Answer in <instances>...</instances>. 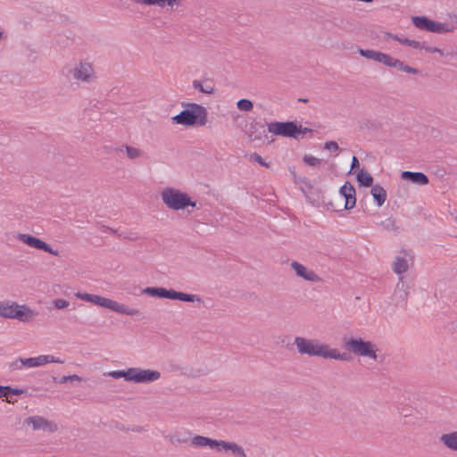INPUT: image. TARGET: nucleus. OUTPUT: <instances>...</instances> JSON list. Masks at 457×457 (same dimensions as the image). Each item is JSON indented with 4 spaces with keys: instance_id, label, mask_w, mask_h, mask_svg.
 <instances>
[{
    "instance_id": "nucleus-37",
    "label": "nucleus",
    "mask_w": 457,
    "mask_h": 457,
    "mask_svg": "<svg viewBox=\"0 0 457 457\" xmlns=\"http://www.w3.org/2000/svg\"><path fill=\"white\" fill-rule=\"evenodd\" d=\"M54 305L56 309H65L70 305V303L62 298L54 300Z\"/></svg>"
},
{
    "instance_id": "nucleus-55",
    "label": "nucleus",
    "mask_w": 457,
    "mask_h": 457,
    "mask_svg": "<svg viewBox=\"0 0 457 457\" xmlns=\"http://www.w3.org/2000/svg\"><path fill=\"white\" fill-rule=\"evenodd\" d=\"M3 33L0 31V40L2 39Z\"/></svg>"
},
{
    "instance_id": "nucleus-12",
    "label": "nucleus",
    "mask_w": 457,
    "mask_h": 457,
    "mask_svg": "<svg viewBox=\"0 0 457 457\" xmlns=\"http://www.w3.org/2000/svg\"><path fill=\"white\" fill-rule=\"evenodd\" d=\"M69 72L72 74L74 79L82 82H90L94 77V69L87 62H79Z\"/></svg>"
},
{
    "instance_id": "nucleus-28",
    "label": "nucleus",
    "mask_w": 457,
    "mask_h": 457,
    "mask_svg": "<svg viewBox=\"0 0 457 457\" xmlns=\"http://www.w3.org/2000/svg\"><path fill=\"white\" fill-rule=\"evenodd\" d=\"M237 107L240 111L250 112L253 108V104L251 100L243 98L237 102Z\"/></svg>"
},
{
    "instance_id": "nucleus-45",
    "label": "nucleus",
    "mask_w": 457,
    "mask_h": 457,
    "mask_svg": "<svg viewBox=\"0 0 457 457\" xmlns=\"http://www.w3.org/2000/svg\"><path fill=\"white\" fill-rule=\"evenodd\" d=\"M129 430H131L132 432L136 433H142L148 430V426H133L132 428H129Z\"/></svg>"
},
{
    "instance_id": "nucleus-50",
    "label": "nucleus",
    "mask_w": 457,
    "mask_h": 457,
    "mask_svg": "<svg viewBox=\"0 0 457 457\" xmlns=\"http://www.w3.org/2000/svg\"><path fill=\"white\" fill-rule=\"evenodd\" d=\"M299 101L303 102V103H307L308 99H306V98H300Z\"/></svg>"
},
{
    "instance_id": "nucleus-52",
    "label": "nucleus",
    "mask_w": 457,
    "mask_h": 457,
    "mask_svg": "<svg viewBox=\"0 0 457 457\" xmlns=\"http://www.w3.org/2000/svg\"><path fill=\"white\" fill-rule=\"evenodd\" d=\"M123 237H124V238L130 239V240H135V239H136L135 237H128V236H124Z\"/></svg>"
},
{
    "instance_id": "nucleus-49",
    "label": "nucleus",
    "mask_w": 457,
    "mask_h": 457,
    "mask_svg": "<svg viewBox=\"0 0 457 457\" xmlns=\"http://www.w3.org/2000/svg\"><path fill=\"white\" fill-rule=\"evenodd\" d=\"M5 386H0V398L2 397H7V393L5 389Z\"/></svg>"
},
{
    "instance_id": "nucleus-42",
    "label": "nucleus",
    "mask_w": 457,
    "mask_h": 457,
    "mask_svg": "<svg viewBox=\"0 0 457 457\" xmlns=\"http://www.w3.org/2000/svg\"><path fill=\"white\" fill-rule=\"evenodd\" d=\"M92 295H93V294L80 293V292H78V293L75 294V296L78 299L84 300V301H87V302H89V303L91 302Z\"/></svg>"
},
{
    "instance_id": "nucleus-34",
    "label": "nucleus",
    "mask_w": 457,
    "mask_h": 457,
    "mask_svg": "<svg viewBox=\"0 0 457 457\" xmlns=\"http://www.w3.org/2000/svg\"><path fill=\"white\" fill-rule=\"evenodd\" d=\"M381 226L383 227L384 229L388 231H395L397 229L395 220L391 219H386L384 221H382Z\"/></svg>"
},
{
    "instance_id": "nucleus-44",
    "label": "nucleus",
    "mask_w": 457,
    "mask_h": 457,
    "mask_svg": "<svg viewBox=\"0 0 457 457\" xmlns=\"http://www.w3.org/2000/svg\"><path fill=\"white\" fill-rule=\"evenodd\" d=\"M421 49H425L428 53H438L440 55H444V52L436 46H428L425 45V47H422Z\"/></svg>"
},
{
    "instance_id": "nucleus-24",
    "label": "nucleus",
    "mask_w": 457,
    "mask_h": 457,
    "mask_svg": "<svg viewBox=\"0 0 457 457\" xmlns=\"http://www.w3.org/2000/svg\"><path fill=\"white\" fill-rule=\"evenodd\" d=\"M192 86L195 89H197L204 94L212 95L215 91L214 87L208 81L202 82L195 79L192 82Z\"/></svg>"
},
{
    "instance_id": "nucleus-16",
    "label": "nucleus",
    "mask_w": 457,
    "mask_h": 457,
    "mask_svg": "<svg viewBox=\"0 0 457 457\" xmlns=\"http://www.w3.org/2000/svg\"><path fill=\"white\" fill-rule=\"evenodd\" d=\"M63 363V361L55 358L53 355H39L37 357L22 358L23 367L35 368L45 365L46 363Z\"/></svg>"
},
{
    "instance_id": "nucleus-36",
    "label": "nucleus",
    "mask_w": 457,
    "mask_h": 457,
    "mask_svg": "<svg viewBox=\"0 0 457 457\" xmlns=\"http://www.w3.org/2000/svg\"><path fill=\"white\" fill-rule=\"evenodd\" d=\"M81 380H82V378L74 374V375H69V376H62V378H59L58 383L63 384V383H66L69 381L72 382V381H81Z\"/></svg>"
},
{
    "instance_id": "nucleus-11",
    "label": "nucleus",
    "mask_w": 457,
    "mask_h": 457,
    "mask_svg": "<svg viewBox=\"0 0 457 457\" xmlns=\"http://www.w3.org/2000/svg\"><path fill=\"white\" fill-rule=\"evenodd\" d=\"M130 382L134 383H151L161 378V373L153 370L130 368Z\"/></svg>"
},
{
    "instance_id": "nucleus-46",
    "label": "nucleus",
    "mask_w": 457,
    "mask_h": 457,
    "mask_svg": "<svg viewBox=\"0 0 457 457\" xmlns=\"http://www.w3.org/2000/svg\"><path fill=\"white\" fill-rule=\"evenodd\" d=\"M359 166H360V162H359L358 158L356 156H353L352 163H351V170H353L356 168H359Z\"/></svg>"
},
{
    "instance_id": "nucleus-43",
    "label": "nucleus",
    "mask_w": 457,
    "mask_h": 457,
    "mask_svg": "<svg viewBox=\"0 0 457 457\" xmlns=\"http://www.w3.org/2000/svg\"><path fill=\"white\" fill-rule=\"evenodd\" d=\"M169 441L171 444H175V443L186 444V443H187L188 440H187V438H180L178 436H169Z\"/></svg>"
},
{
    "instance_id": "nucleus-4",
    "label": "nucleus",
    "mask_w": 457,
    "mask_h": 457,
    "mask_svg": "<svg viewBox=\"0 0 457 457\" xmlns=\"http://www.w3.org/2000/svg\"><path fill=\"white\" fill-rule=\"evenodd\" d=\"M0 315L4 318L29 322L35 319L37 312L25 304L20 305L15 302L2 301L0 302Z\"/></svg>"
},
{
    "instance_id": "nucleus-14",
    "label": "nucleus",
    "mask_w": 457,
    "mask_h": 457,
    "mask_svg": "<svg viewBox=\"0 0 457 457\" xmlns=\"http://www.w3.org/2000/svg\"><path fill=\"white\" fill-rule=\"evenodd\" d=\"M290 267L295 270V274L299 278L310 282L319 283L322 281V278L316 272L312 270H308L304 265L296 261H292Z\"/></svg>"
},
{
    "instance_id": "nucleus-20",
    "label": "nucleus",
    "mask_w": 457,
    "mask_h": 457,
    "mask_svg": "<svg viewBox=\"0 0 457 457\" xmlns=\"http://www.w3.org/2000/svg\"><path fill=\"white\" fill-rule=\"evenodd\" d=\"M440 442L446 448L457 452V431H451L440 436Z\"/></svg>"
},
{
    "instance_id": "nucleus-31",
    "label": "nucleus",
    "mask_w": 457,
    "mask_h": 457,
    "mask_svg": "<svg viewBox=\"0 0 457 457\" xmlns=\"http://www.w3.org/2000/svg\"><path fill=\"white\" fill-rule=\"evenodd\" d=\"M124 147L126 149L127 156L131 160L137 159L142 155V151L138 148L129 145H125Z\"/></svg>"
},
{
    "instance_id": "nucleus-25",
    "label": "nucleus",
    "mask_w": 457,
    "mask_h": 457,
    "mask_svg": "<svg viewBox=\"0 0 457 457\" xmlns=\"http://www.w3.org/2000/svg\"><path fill=\"white\" fill-rule=\"evenodd\" d=\"M395 40L398 41L402 45L408 46L414 49H421L422 47H425L424 42L409 39L408 37H395Z\"/></svg>"
},
{
    "instance_id": "nucleus-1",
    "label": "nucleus",
    "mask_w": 457,
    "mask_h": 457,
    "mask_svg": "<svg viewBox=\"0 0 457 457\" xmlns=\"http://www.w3.org/2000/svg\"><path fill=\"white\" fill-rule=\"evenodd\" d=\"M297 351L300 354L309 356H319L325 359H334L339 361H349L350 355L346 353H340L337 348H331L328 345L320 344L315 339H307L302 337H295V342Z\"/></svg>"
},
{
    "instance_id": "nucleus-19",
    "label": "nucleus",
    "mask_w": 457,
    "mask_h": 457,
    "mask_svg": "<svg viewBox=\"0 0 457 457\" xmlns=\"http://www.w3.org/2000/svg\"><path fill=\"white\" fill-rule=\"evenodd\" d=\"M358 53L361 56L380 62L382 64L385 63L387 54L382 53L380 51L372 50V49H362L359 48Z\"/></svg>"
},
{
    "instance_id": "nucleus-27",
    "label": "nucleus",
    "mask_w": 457,
    "mask_h": 457,
    "mask_svg": "<svg viewBox=\"0 0 457 457\" xmlns=\"http://www.w3.org/2000/svg\"><path fill=\"white\" fill-rule=\"evenodd\" d=\"M130 368L127 370H113L106 373V376H109L112 378H123L126 381L130 382Z\"/></svg>"
},
{
    "instance_id": "nucleus-51",
    "label": "nucleus",
    "mask_w": 457,
    "mask_h": 457,
    "mask_svg": "<svg viewBox=\"0 0 457 457\" xmlns=\"http://www.w3.org/2000/svg\"><path fill=\"white\" fill-rule=\"evenodd\" d=\"M108 229H109L112 233H117V230H116V229H114V228H108Z\"/></svg>"
},
{
    "instance_id": "nucleus-40",
    "label": "nucleus",
    "mask_w": 457,
    "mask_h": 457,
    "mask_svg": "<svg viewBox=\"0 0 457 457\" xmlns=\"http://www.w3.org/2000/svg\"><path fill=\"white\" fill-rule=\"evenodd\" d=\"M5 389H6V393H7V397L9 396V395H20L21 394H23L24 390L23 389H19V388H12L9 386H5Z\"/></svg>"
},
{
    "instance_id": "nucleus-41",
    "label": "nucleus",
    "mask_w": 457,
    "mask_h": 457,
    "mask_svg": "<svg viewBox=\"0 0 457 457\" xmlns=\"http://www.w3.org/2000/svg\"><path fill=\"white\" fill-rule=\"evenodd\" d=\"M324 148L329 151H337L339 149V145L336 141H328L325 143Z\"/></svg>"
},
{
    "instance_id": "nucleus-29",
    "label": "nucleus",
    "mask_w": 457,
    "mask_h": 457,
    "mask_svg": "<svg viewBox=\"0 0 457 457\" xmlns=\"http://www.w3.org/2000/svg\"><path fill=\"white\" fill-rule=\"evenodd\" d=\"M144 7H146L149 4H157L158 6L164 8L166 6L170 7V11L173 10L174 6L178 7L179 2H138Z\"/></svg>"
},
{
    "instance_id": "nucleus-54",
    "label": "nucleus",
    "mask_w": 457,
    "mask_h": 457,
    "mask_svg": "<svg viewBox=\"0 0 457 457\" xmlns=\"http://www.w3.org/2000/svg\"><path fill=\"white\" fill-rule=\"evenodd\" d=\"M453 21L457 23V15L453 16Z\"/></svg>"
},
{
    "instance_id": "nucleus-6",
    "label": "nucleus",
    "mask_w": 457,
    "mask_h": 457,
    "mask_svg": "<svg viewBox=\"0 0 457 457\" xmlns=\"http://www.w3.org/2000/svg\"><path fill=\"white\" fill-rule=\"evenodd\" d=\"M143 293L154 297L179 300L182 302H203V300L196 295L186 294L173 289H166L164 287H146L143 290Z\"/></svg>"
},
{
    "instance_id": "nucleus-5",
    "label": "nucleus",
    "mask_w": 457,
    "mask_h": 457,
    "mask_svg": "<svg viewBox=\"0 0 457 457\" xmlns=\"http://www.w3.org/2000/svg\"><path fill=\"white\" fill-rule=\"evenodd\" d=\"M344 347L355 355L370 358L377 361V347L370 342L363 340L361 337H350L344 340Z\"/></svg>"
},
{
    "instance_id": "nucleus-26",
    "label": "nucleus",
    "mask_w": 457,
    "mask_h": 457,
    "mask_svg": "<svg viewBox=\"0 0 457 457\" xmlns=\"http://www.w3.org/2000/svg\"><path fill=\"white\" fill-rule=\"evenodd\" d=\"M357 181L361 186L369 187L373 186V178L372 176L366 170H361L357 174Z\"/></svg>"
},
{
    "instance_id": "nucleus-48",
    "label": "nucleus",
    "mask_w": 457,
    "mask_h": 457,
    "mask_svg": "<svg viewBox=\"0 0 457 457\" xmlns=\"http://www.w3.org/2000/svg\"><path fill=\"white\" fill-rule=\"evenodd\" d=\"M395 37H398V36L397 35H393L390 32H384V34H383V38L385 40H388L389 38L395 40Z\"/></svg>"
},
{
    "instance_id": "nucleus-53",
    "label": "nucleus",
    "mask_w": 457,
    "mask_h": 457,
    "mask_svg": "<svg viewBox=\"0 0 457 457\" xmlns=\"http://www.w3.org/2000/svg\"><path fill=\"white\" fill-rule=\"evenodd\" d=\"M52 379H53L54 382H57V383H58L59 378H58L57 377H52Z\"/></svg>"
},
{
    "instance_id": "nucleus-8",
    "label": "nucleus",
    "mask_w": 457,
    "mask_h": 457,
    "mask_svg": "<svg viewBox=\"0 0 457 457\" xmlns=\"http://www.w3.org/2000/svg\"><path fill=\"white\" fill-rule=\"evenodd\" d=\"M92 303L112 310L120 314L129 316H136L140 313V311L136 308H129L123 303H120L110 298H106L98 295H93L91 302Z\"/></svg>"
},
{
    "instance_id": "nucleus-10",
    "label": "nucleus",
    "mask_w": 457,
    "mask_h": 457,
    "mask_svg": "<svg viewBox=\"0 0 457 457\" xmlns=\"http://www.w3.org/2000/svg\"><path fill=\"white\" fill-rule=\"evenodd\" d=\"M16 238L20 241H21L22 243L28 245L30 247H33L35 249H38V250H42L44 252H46L50 254H53L54 256H58L59 255V252L58 250H54L51 247L50 245H48L47 243L44 242L43 240L36 237H33L29 234H21V233H19L17 236H16Z\"/></svg>"
},
{
    "instance_id": "nucleus-35",
    "label": "nucleus",
    "mask_w": 457,
    "mask_h": 457,
    "mask_svg": "<svg viewBox=\"0 0 457 457\" xmlns=\"http://www.w3.org/2000/svg\"><path fill=\"white\" fill-rule=\"evenodd\" d=\"M303 162L307 164V165H310V166H318L320 164V160L314 157V156H312V155H304L303 156Z\"/></svg>"
},
{
    "instance_id": "nucleus-38",
    "label": "nucleus",
    "mask_w": 457,
    "mask_h": 457,
    "mask_svg": "<svg viewBox=\"0 0 457 457\" xmlns=\"http://www.w3.org/2000/svg\"><path fill=\"white\" fill-rule=\"evenodd\" d=\"M9 367L12 370H19L22 369V367H23L22 358L16 359L15 361H13L12 362L10 363Z\"/></svg>"
},
{
    "instance_id": "nucleus-39",
    "label": "nucleus",
    "mask_w": 457,
    "mask_h": 457,
    "mask_svg": "<svg viewBox=\"0 0 457 457\" xmlns=\"http://www.w3.org/2000/svg\"><path fill=\"white\" fill-rule=\"evenodd\" d=\"M250 159L258 162L259 164H261L262 166L263 167H268V163L262 158V156L260 154H258L257 153H253L251 156H250Z\"/></svg>"
},
{
    "instance_id": "nucleus-7",
    "label": "nucleus",
    "mask_w": 457,
    "mask_h": 457,
    "mask_svg": "<svg viewBox=\"0 0 457 457\" xmlns=\"http://www.w3.org/2000/svg\"><path fill=\"white\" fill-rule=\"evenodd\" d=\"M411 21L417 29L433 33L441 34L452 32L454 29L452 25L435 21L426 16H412Z\"/></svg>"
},
{
    "instance_id": "nucleus-33",
    "label": "nucleus",
    "mask_w": 457,
    "mask_h": 457,
    "mask_svg": "<svg viewBox=\"0 0 457 457\" xmlns=\"http://www.w3.org/2000/svg\"><path fill=\"white\" fill-rule=\"evenodd\" d=\"M231 442L224 441V440H215L214 448L218 452L225 451L229 452Z\"/></svg>"
},
{
    "instance_id": "nucleus-3",
    "label": "nucleus",
    "mask_w": 457,
    "mask_h": 457,
    "mask_svg": "<svg viewBox=\"0 0 457 457\" xmlns=\"http://www.w3.org/2000/svg\"><path fill=\"white\" fill-rule=\"evenodd\" d=\"M162 203L170 210L179 211L187 207H196V202L185 192L175 187H167L161 192Z\"/></svg>"
},
{
    "instance_id": "nucleus-32",
    "label": "nucleus",
    "mask_w": 457,
    "mask_h": 457,
    "mask_svg": "<svg viewBox=\"0 0 457 457\" xmlns=\"http://www.w3.org/2000/svg\"><path fill=\"white\" fill-rule=\"evenodd\" d=\"M395 295H398V297L401 298L403 301L406 300V298L408 296V292H407V290L405 288V285L403 281L399 282L396 285Z\"/></svg>"
},
{
    "instance_id": "nucleus-9",
    "label": "nucleus",
    "mask_w": 457,
    "mask_h": 457,
    "mask_svg": "<svg viewBox=\"0 0 457 457\" xmlns=\"http://www.w3.org/2000/svg\"><path fill=\"white\" fill-rule=\"evenodd\" d=\"M268 131L276 136L297 138L299 129L294 121H274L268 123Z\"/></svg>"
},
{
    "instance_id": "nucleus-18",
    "label": "nucleus",
    "mask_w": 457,
    "mask_h": 457,
    "mask_svg": "<svg viewBox=\"0 0 457 457\" xmlns=\"http://www.w3.org/2000/svg\"><path fill=\"white\" fill-rule=\"evenodd\" d=\"M401 178L404 180L411 181L413 184L422 186L427 185L429 182L428 176L423 172L420 171H403L401 174Z\"/></svg>"
},
{
    "instance_id": "nucleus-2",
    "label": "nucleus",
    "mask_w": 457,
    "mask_h": 457,
    "mask_svg": "<svg viewBox=\"0 0 457 457\" xmlns=\"http://www.w3.org/2000/svg\"><path fill=\"white\" fill-rule=\"evenodd\" d=\"M184 105L187 106V109L171 118L173 124L186 127L206 125L208 112L205 107L195 103H188Z\"/></svg>"
},
{
    "instance_id": "nucleus-47",
    "label": "nucleus",
    "mask_w": 457,
    "mask_h": 457,
    "mask_svg": "<svg viewBox=\"0 0 457 457\" xmlns=\"http://www.w3.org/2000/svg\"><path fill=\"white\" fill-rule=\"evenodd\" d=\"M298 129H299V131L297 132V137L300 135V134H305L307 132L311 133L312 132V129H309V128H303L302 127L301 125L298 126Z\"/></svg>"
},
{
    "instance_id": "nucleus-15",
    "label": "nucleus",
    "mask_w": 457,
    "mask_h": 457,
    "mask_svg": "<svg viewBox=\"0 0 457 457\" xmlns=\"http://www.w3.org/2000/svg\"><path fill=\"white\" fill-rule=\"evenodd\" d=\"M340 197L345 199V210L353 209L356 204V191L354 187L348 181L340 187Z\"/></svg>"
},
{
    "instance_id": "nucleus-23",
    "label": "nucleus",
    "mask_w": 457,
    "mask_h": 457,
    "mask_svg": "<svg viewBox=\"0 0 457 457\" xmlns=\"http://www.w3.org/2000/svg\"><path fill=\"white\" fill-rule=\"evenodd\" d=\"M408 262L404 257L396 256L393 263V270L396 274H403L408 270Z\"/></svg>"
},
{
    "instance_id": "nucleus-13",
    "label": "nucleus",
    "mask_w": 457,
    "mask_h": 457,
    "mask_svg": "<svg viewBox=\"0 0 457 457\" xmlns=\"http://www.w3.org/2000/svg\"><path fill=\"white\" fill-rule=\"evenodd\" d=\"M25 425H31L34 430H43L54 433L58 429L57 425L42 416H30L24 420Z\"/></svg>"
},
{
    "instance_id": "nucleus-22",
    "label": "nucleus",
    "mask_w": 457,
    "mask_h": 457,
    "mask_svg": "<svg viewBox=\"0 0 457 457\" xmlns=\"http://www.w3.org/2000/svg\"><path fill=\"white\" fill-rule=\"evenodd\" d=\"M215 440L207 436L196 435L191 439V444L194 446L197 447H210L212 449L214 448Z\"/></svg>"
},
{
    "instance_id": "nucleus-21",
    "label": "nucleus",
    "mask_w": 457,
    "mask_h": 457,
    "mask_svg": "<svg viewBox=\"0 0 457 457\" xmlns=\"http://www.w3.org/2000/svg\"><path fill=\"white\" fill-rule=\"evenodd\" d=\"M370 194L378 206H382L386 200V191L378 184L372 186Z\"/></svg>"
},
{
    "instance_id": "nucleus-30",
    "label": "nucleus",
    "mask_w": 457,
    "mask_h": 457,
    "mask_svg": "<svg viewBox=\"0 0 457 457\" xmlns=\"http://www.w3.org/2000/svg\"><path fill=\"white\" fill-rule=\"evenodd\" d=\"M229 452L236 457H246L244 448L235 442H231Z\"/></svg>"
},
{
    "instance_id": "nucleus-17",
    "label": "nucleus",
    "mask_w": 457,
    "mask_h": 457,
    "mask_svg": "<svg viewBox=\"0 0 457 457\" xmlns=\"http://www.w3.org/2000/svg\"><path fill=\"white\" fill-rule=\"evenodd\" d=\"M384 65L386 67L397 69L398 71H404L406 73H411V74H420V70L405 64L403 61L394 58L393 56H391L388 54L386 58Z\"/></svg>"
}]
</instances>
